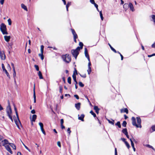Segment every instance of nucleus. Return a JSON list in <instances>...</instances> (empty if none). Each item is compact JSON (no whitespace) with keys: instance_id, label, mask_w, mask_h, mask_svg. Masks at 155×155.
Wrapping results in <instances>:
<instances>
[{"instance_id":"13d9d810","label":"nucleus","mask_w":155,"mask_h":155,"mask_svg":"<svg viewBox=\"0 0 155 155\" xmlns=\"http://www.w3.org/2000/svg\"><path fill=\"white\" fill-rule=\"evenodd\" d=\"M74 96L77 99H79V97H78V96L77 95V94H75L74 95Z\"/></svg>"},{"instance_id":"f704fd0d","label":"nucleus","mask_w":155,"mask_h":155,"mask_svg":"<svg viewBox=\"0 0 155 155\" xmlns=\"http://www.w3.org/2000/svg\"><path fill=\"white\" fill-rule=\"evenodd\" d=\"M91 67H88V69L87 70V71L88 72V74H90L91 72Z\"/></svg>"},{"instance_id":"a18cd8bd","label":"nucleus","mask_w":155,"mask_h":155,"mask_svg":"<svg viewBox=\"0 0 155 155\" xmlns=\"http://www.w3.org/2000/svg\"><path fill=\"white\" fill-rule=\"evenodd\" d=\"M22 143L23 145L24 146L25 148L27 149L30 152V149H29V148H28L27 147L26 145H25V144L22 142Z\"/></svg>"},{"instance_id":"6e6d98bb","label":"nucleus","mask_w":155,"mask_h":155,"mask_svg":"<svg viewBox=\"0 0 155 155\" xmlns=\"http://www.w3.org/2000/svg\"><path fill=\"white\" fill-rule=\"evenodd\" d=\"M11 65L12 67V68H13V71L15 70V67L14 66V64L13 63H11Z\"/></svg>"},{"instance_id":"2f4dec72","label":"nucleus","mask_w":155,"mask_h":155,"mask_svg":"<svg viewBox=\"0 0 155 155\" xmlns=\"http://www.w3.org/2000/svg\"><path fill=\"white\" fill-rule=\"evenodd\" d=\"M44 48V46L43 45H41V53H43Z\"/></svg>"},{"instance_id":"a878e982","label":"nucleus","mask_w":155,"mask_h":155,"mask_svg":"<svg viewBox=\"0 0 155 155\" xmlns=\"http://www.w3.org/2000/svg\"><path fill=\"white\" fill-rule=\"evenodd\" d=\"M72 77H73V78L74 81L76 82V84H77L78 83L76 81V76L75 75H74V74H73V75H72Z\"/></svg>"},{"instance_id":"473e14b6","label":"nucleus","mask_w":155,"mask_h":155,"mask_svg":"<svg viewBox=\"0 0 155 155\" xmlns=\"http://www.w3.org/2000/svg\"><path fill=\"white\" fill-rule=\"evenodd\" d=\"M100 16L101 19L102 20H103L104 18L103 16V15H102V14L101 11L100 12Z\"/></svg>"},{"instance_id":"5701e85b","label":"nucleus","mask_w":155,"mask_h":155,"mask_svg":"<svg viewBox=\"0 0 155 155\" xmlns=\"http://www.w3.org/2000/svg\"><path fill=\"white\" fill-rule=\"evenodd\" d=\"M9 145H10V146L14 149L16 150V147L15 146L13 143H9Z\"/></svg>"},{"instance_id":"f03ea898","label":"nucleus","mask_w":155,"mask_h":155,"mask_svg":"<svg viewBox=\"0 0 155 155\" xmlns=\"http://www.w3.org/2000/svg\"><path fill=\"white\" fill-rule=\"evenodd\" d=\"M80 50L79 47H78L75 49H73L71 51L72 54L75 59L77 58V57L79 54V51Z\"/></svg>"},{"instance_id":"6e6552de","label":"nucleus","mask_w":155,"mask_h":155,"mask_svg":"<svg viewBox=\"0 0 155 155\" xmlns=\"http://www.w3.org/2000/svg\"><path fill=\"white\" fill-rule=\"evenodd\" d=\"M2 69L3 71L4 72H5V73L6 74L7 76L9 78H10V76L9 75L8 73L7 72V71L5 69V66H4V64H2Z\"/></svg>"},{"instance_id":"412c9836","label":"nucleus","mask_w":155,"mask_h":155,"mask_svg":"<svg viewBox=\"0 0 155 155\" xmlns=\"http://www.w3.org/2000/svg\"><path fill=\"white\" fill-rule=\"evenodd\" d=\"M38 74L40 79H42L43 78L41 73L40 71H39Z\"/></svg>"},{"instance_id":"a211bd4d","label":"nucleus","mask_w":155,"mask_h":155,"mask_svg":"<svg viewBox=\"0 0 155 155\" xmlns=\"http://www.w3.org/2000/svg\"><path fill=\"white\" fill-rule=\"evenodd\" d=\"M33 97H34V101L35 103H36V96H35V85L34 86V94H33Z\"/></svg>"},{"instance_id":"b1692460","label":"nucleus","mask_w":155,"mask_h":155,"mask_svg":"<svg viewBox=\"0 0 155 155\" xmlns=\"http://www.w3.org/2000/svg\"><path fill=\"white\" fill-rule=\"evenodd\" d=\"M122 132L125 135L127 134L128 133L126 128L123 129L122 130Z\"/></svg>"},{"instance_id":"dca6fc26","label":"nucleus","mask_w":155,"mask_h":155,"mask_svg":"<svg viewBox=\"0 0 155 155\" xmlns=\"http://www.w3.org/2000/svg\"><path fill=\"white\" fill-rule=\"evenodd\" d=\"M81 103H78L75 104V107L78 110H79L80 108Z\"/></svg>"},{"instance_id":"1a4fd4ad","label":"nucleus","mask_w":155,"mask_h":155,"mask_svg":"<svg viewBox=\"0 0 155 155\" xmlns=\"http://www.w3.org/2000/svg\"><path fill=\"white\" fill-rule=\"evenodd\" d=\"M9 142L6 139L4 140H2L1 142V144H2V145L5 147V146H6L7 145V144H9Z\"/></svg>"},{"instance_id":"9b49d317","label":"nucleus","mask_w":155,"mask_h":155,"mask_svg":"<svg viewBox=\"0 0 155 155\" xmlns=\"http://www.w3.org/2000/svg\"><path fill=\"white\" fill-rule=\"evenodd\" d=\"M5 148L6 150L9 153H10L11 154H12L13 153V152L12 151L9 146L8 145H7L6 146H5Z\"/></svg>"},{"instance_id":"72a5a7b5","label":"nucleus","mask_w":155,"mask_h":155,"mask_svg":"<svg viewBox=\"0 0 155 155\" xmlns=\"http://www.w3.org/2000/svg\"><path fill=\"white\" fill-rule=\"evenodd\" d=\"M118 127L120 128H121V125L120 124V123L119 121H118L117 123L115 124Z\"/></svg>"},{"instance_id":"e433bc0d","label":"nucleus","mask_w":155,"mask_h":155,"mask_svg":"<svg viewBox=\"0 0 155 155\" xmlns=\"http://www.w3.org/2000/svg\"><path fill=\"white\" fill-rule=\"evenodd\" d=\"M90 113L92 114V115L94 117H96V115L95 114V113H94L92 110H91L90 111Z\"/></svg>"},{"instance_id":"c85d7f7f","label":"nucleus","mask_w":155,"mask_h":155,"mask_svg":"<svg viewBox=\"0 0 155 155\" xmlns=\"http://www.w3.org/2000/svg\"><path fill=\"white\" fill-rule=\"evenodd\" d=\"M14 110L15 111L16 116L17 117H18V112L17 111V109L16 108V107L15 105H14Z\"/></svg>"},{"instance_id":"ddd939ff","label":"nucleus","mask_w":155,"mask_h":155,"mask_svg":"<svg viewBox=\"0 0 155 155\" xmlns=\"http://www.w3.org/2000/svg\"><path fill=\"white\" fill-rule=\"evenodd\" d=\"M4 38L5 40L6 41L8 42L9 41L10 39L11 38V37L10 36L5 35L4 36Z\"/></svg>"},{"instance_id":"9d476101","label":"nucleus","mask_w":155,"mask_h":155,"mask_svg":"<svg viewBox=\"0 0 155 155\" xmlns=\"http://www.w3.org/2000/svg\"><path fill=\"white\" fill-rule=\"evenodd\" d=\"M84 54L85 57L87 58L88 61H90V58L86 48H85L84 49Z\"/></svg>"},{"instance_id":"603ef678","label":"nucleus","mask_w":155,"mask_h":155,"mask_svg":"<svg viewBox=\"0 0 155 155\" xmlns=\"http://www.w3.org/2000/svg\"><path fill=\"white\" fill-rule=\"evenodd\" d=\"M67 132L69 133V134H70L71 133V131L70 130V128H68L67 130Z\"/></svg>"},{"instance_id":"7ed1b4c3","label":"nucleus","mask_w":155,"mask_h":155,"mask_svg":"<svg viewBox=\"0 0 155 155\" xmlns=\"http://www.w3.org/2000/svg\"><path fill=\"white\" fill-rule=\"evenodd\" d=\"M0 29L3 35L8 34V33L6 31V26L4 23L1 24Z\"/></svg>"},{"instance_id":"a19ab883","label":"nucleus","mask_w":155,"mask_h":155,"mask_svg":"<svg viewBox=\"0 0 155 155\" xmlns=\"http://www.w3.org/2000/svg\"><path fill=\"white\" fill-rule=\"evenodd\" d=\"M108 121L109 123L111 124L112 125H114V120H108Z\"/></svg>"},{"instance_id":"cd10ccee","label":"nucleus","mask_w":155,"mask_h":155,"mask_svg":"<svg viewBox=\"0 0 155 155\" xmlns=\"http://www.w3.org/2000/svg\"><path fill=\"white\" fill-rule=\"evenodd\" d=\"M128 7H129V5L127 4H125L123 5V7L126 9V10L127 9Z\"/></svg>"},{"instance_id":"338daca9","label":"nucleus","mask_w":155,"mask_h":155,"mask_svg":"<svg viewBox=\"0 0 155 155\" xmlns=\"http://www.w3.org/2000/svg\"><path fill=\"white\" fill-rule=\"evenodd\" d=\"M8 117H9V118L11 119V120L12 121V122H13V119H12V115L9 116H8Z\"/></svg>"},{"instance_id":"8fccbe9b","label":"nucleus","mask_w":155,"mask_h":155,"mask_svg":"<svg viewBox=\"0 0 155 155\" xmlns=\"http://www.w3.org/2000/svg\"><path fill=\"white\" fill-rule=\"evenodd\" d=\"M39 125L40 127V128H43V125L42 123L41 122H39Z\"/></svg>"},{"instance_id":"f3484780","label":"nucleus","mask_w":155,"mask_h":155,"mask_svg":"<svg viewBox=\"0 0 155 155\" xmlns=\"http://www.w3.org/2000/svg\"><path fill=\"white\" fill-rule=\"evenodd\" d=\"M37 118V115L35 114L33 115L32 118L31 119V121H35Z\"/></svg>"},{"instance_id":"c756f323","label":"nucleus","mask_w":155,"mask_h":155,"mask_svg":"<svg viewBox=\"0 0 155 155\" xmlns=\"http://www.w3.org/2000/svg\"><path fill=\"white\" fill-rule=\"evenodd\" d=\"M13 77L14 78V81L15 82H16V81L15 79V77L16 76V71L15 70L13 71Z\"/></svg>"},{"instance_id":"c9c22d12","label":"nucleus","mask_w":155,"mask_h":155,"mask_svg":"<svg viewBox=\"0 0 155 155\" xmlns=\"http://www.w3.org/2000/svg\"><path fill=\"white\" fill-rule=\"evenodd\" d=\"M130 140L131 142V145L132 147H134V143H133L132 140L131 138H130Z\"/></svg>"},{"instance_id":"774afa93","label":"nucleus","mask_w":155,"mask_h":155,"mask_svg":"<svg viewBox=\"0 0 155 155\" xmlns=\"http://www.w3.org/2000/svg\"><path fill=\"white\" fill-rule=\"evenodd\" d=\"M90 2L92 4H94L95 3L94 0H90Z\"/></svg>"},{"instance_id":"4c0bfd02","label":"nucleus","mask_w":155,"mask_h":155,"mask_svg":"<svg viewBox=\"0 0 155 155\" xmlns=\"http://www.w3.org/2000/svg\"><path fill=\"white\" fill-rule=\"evenodd\" d=\"M71 78L70 77H69L68 78V82L69 84H71Z\"/></svg>"},{"instance_id":"0e129e2a","label":"nucleus","mask_w":155,"mask_h":155,"mask_svg":"<svg viewBox=\"0 0 155 155\" xmlns=\"http://www.w3.org/2000/svg\"><path fill=\"white\" fill-rule=\"evenodd\" d=\"M64 123V120L63 119H61V124H63Z\"/></svg>"},{"instance_id":"20e7f679","label":"nucleus","mask_w":155,"mask_h":155,"mask_svg":"<svg viewBox=\"0 0 155 155\" xmlns=\"http://www.w3.org/2000/svg\"><path fill=\"white\" fill-rule=\"evenodd\" d=\"M14 119L15 124H16L18 128L19 129H20V125L21 127L22 125L19 120L18 116V117H17V118H16V117H14Z\"/></svg>"},{"instance_id":"423d86ee","label":"nucleus","mask_w":155,"mask_h":155,"mask_svg":"<svg viewBox=\"0 0 155 155\" xmlns=\"http://www.w3.org/2000/svg\"><path fill=\"white\" fill-rule=\"evenodd\" d=\"M132 124L133 125L137 127H141V126L140 125V126H138V125H137V124L136 123V119L134 117H132Z\"/></svg>"},{"instance_id":"09e8293b","label":"nucleus","mask_w":155,"mask_h":155,"mask_svg":"<svg viewBox=\"0 0 155 155\" xmlns=\"http://www.w3.org/2000/svg\"><path fill=\"white\" fill-rule=\"evenodd\" d=\"M79 85L81 87H83L84 86V84L81 82H79Z\"/></svg>"},{"instance_id":"6ab92c4d","label":"nucleus","mask_w":155,"mask_h":155,"mask_svg":"<svg viewBox=\"0 0 155 155\" xmlns=\"http://www.w3.org/2000/svg\"><path fill=\"white\" fill-rule=\"evenodd\" d=\"M94 109L95 110L97 114H98L99 113V109L98 108L97 106H94Z\"/></svg>"},{"instance_id":"680f3d73","label":"nucleus","mask_w":155,"mask_h":155,"mask_svg":"<svg viewBox=\"0 0 155 155\" xmlns=\"http://www.w3.org/2000/svg\"><path fill=\"white\" fill-rule=\"evenodd\" d=\"M151 128L153 130V131H155V126H153Z\"/></svg>"},{"instance_id":"bb28decb","label":"nucleus","mask_w":155,"mask_h":155,"mask_svg":"<svg viewBox=\"0 0 155 155\" xmlns=\"http://www.w3.org/2000/svg\"><path fill=\"white\" fill-rule=\"evenodd\" d=\"M79 45L80 46L79 47L80 50L82 49L83 48V43L81 42H80L79 43Z\"/></svg>"},{"instance_id":"79ce46f5","label":"nucleus","mask_w":155,"mask_h":155,"mask_svg":"<svg viewBox=\"0 0 155 155\" xmlns=\"http://www.w3.org/2000/svg\"><path fill=\"white\" fill-rule=\"evenodd\" d=\"M8 22L9 25H11L12 21L10 18H9L8 20Z\"/></svg>"},{"instance_id":"ea45409f","label":"nucleus","mask_w":155,"mask_h":155,"mask_svg":"<svg viewBox=\"0 0 155 155\" xmlns=\"http://www.w3.org/2000/svg\"><path fill=\"white\" fill-rule=\"evenodd\" d=\"M127 122L125 121H124L123 122L122 124V125L124 127H126V126Z\"/></svg>"},{"instance_id":"4d7b16f0","label":"nucleus","mask_w":155,"mask_h":155,"mask_svg":"<svg viewBox=\"0 0 155 155\" xmlns=\"http://www.w3.org/2000/svg\"><path fill=\"white\" fill-rule=\"evenodd\" d=\"M57 145L59 147H61V143L60 141H58L57 142Z\"/></svg>"},{"instance_id":"39448f33","label":"nucleus","mask_w":155,"mask_h":155,"mask_svg":"<svg viewBox=\"0 0 155 155\" xmlns=\"http://www.w3.org/2000/svg\"><path fill=\"white\" fill-rule=\"evenodd\" d=\"M6 112L8 117L12 115V111L9 103H8V105L7 107Z\"/></svg>"},{"instance_id":"393cba45","label":"nucleus","mask_w":155,"mask_h":155,"mask_svg":"<svg viewBox=\"0 0 155 155\" xmlns=\"http://www.w3.org/2000/svg\"><path fill=\"white\" fill-rule=\"evenodd\" d=\"M38 55L41 58L42 60H43L44 58V57L43 55V53H41V54H39Z\"/></svg>"},{"instance_id":"49530a36","label":"nucleus","mask_w":155,"mask_h":155,"mask_svg":"<svg viewBox=\"0 0 155 155\" xmlns=\"http://www.w3.org/2000/svg\"><path fill=\"white\" fill-rule=\"evenodd\" d=\"M34 66H35V68L36 70L37 71H38L39 70V67H38V66L37 65H35Z\"/></svg>"},{"instance_id":"f8f14e48","label":"nucleus","mask_w":155,"mask_h":155,"mask_svg":"<svg viewBox=\"0 0 155 155\" xmlns=\"http://www.w3.org/2000/svg\"><path fill=\"white\" fill-rule=\"evenodd\" d=\"M84 115L83 114L81 115L80 116L79 115H78V119L79 120H81L82 121H84Z\"/></svg>"},{"instance_id":"bf43d9fd","label":"nucleus","mask_w":155,"mask_h":155,"mask_svg":"<svg viewBox=\"0 0 155 155\" xmlns=\"http://www.w3.org/2000/svg\"><path fill=\"white\" fill-rule=\"evenodd\" d=\"M5 0H1L0 1V3L1 5H3L4 4V2Z\"/></svg>"},{"instance_id":"0eeeda50","label":"nucleus","mask_w":155,"mask_h":155,"mask_svg":"<svg viewBox=\"0 0 155 155\" xmlns=\"http://www.w3.org/2000/svg\"><path fill=\"white\" fill-rule=\"evenodd\" d=\"M0 56L2 60H4L6 58V56L5 54L4 51H0Z\"/></svg>"},{"instance_id":"37998d69","label":"nucleus","mask_w":155,"mask_h":155,"mask_svg":"<svg viewBox=\"0 0 155 155\" xmlns=\"http://www.w3.org/2000/svg\"><path fill=\"white\" fill-rule=\"evenodd\" d=\"M8 47L9 48V49L12 48V44L11 43H8Z\"/></svg>"},{"instance_id":"58836bf2","label":"nucleus","mask_w":155,"mask_h":155,"mask_svg":"<svg viewBox=\"0 0 155 155\" xmlns=\"http://www.w3.org/2000/svg\"><path fill=\"white\" fill-rule=\"evenodd\" d=\"M109 45L110 47V48L113 51H114L115 53H117L116 51L114 48L110 44H109Z\"/></svg>"},{"instance_id":"4be33fe9","label":"nucleus","mask_w":155,"mask_h":155,"mask_svg":"<svg viewBox=\"0 0 155 155\" xmlns=\"http://www.w3.org/2000/svg\"><path fill=\"white\" fill-rule=\"evenodd\" d=\"M121 113L124 112H126L127 114L128 113V110L126 108L124 109V110H121Z\"/></svg>"},{"instance_id":"de8ad7c7","label":"nucleus","mask_w":155,"mask_h":155,"mask_svg":"<svg viewBox=\"0 0 155 155\" xmlns=\"http://www.w3.org/2000/svg\"><path fill=\"white\" fill-rule=\"evenodd\" d=\"M73 74H74V75H76L78 74L77 71L75 68H74V71Z\"/></svg>"},{"instance_id":"aec40b11","label":"nucleus","mask_w":155,"mask_h":155,"mask_svg":"<svg viewBox=\"0 0 155 155\" xmlns=\"http://www.w3.org/2000/svg\"><path fill=\"white\" fill-rule=\"evenodd\" d=\"M21 8L26 11H27V8L26 6L24 4H22L21 5Z\"/></svg>"},{"instance_id":"f257e3e1","label":"nucleus","mask_w":155,"mask_h":155,"mask_svg":"<svg viewBox=\"0 0 155 155\" xmlns=\"http://www.w3.org/2000/svg\"><path fill=\"white\" fill-rule=\"evenodd\" d=\"M62 58L63 60L66 63H69L71 61V57L69 54H66L62 55Z\"/></svg>"},{"instance_id":"052dcab7","label":"nucleus","mask_w":155,"mask_h":155,"mask_svg":"<svg viewBox=\"0 0 155 155\" xmlns=\"http://www.w3.org/2000/svg\"><path fill=\"white\" fill-rule=\"evenodd\" d=\"M71 31H72V33L73 35L76 34L75 32V31L74 30V29H71Z\"/></svg>"},{"instance_id":"c03bdc74","label":"nucleus","mask_w":155,"mask_h":155,"mask_svg":"<svg viewBox=\"0 0 155 155\" xmlns=\"http://www.w3.org/2000/svg\"><path fill=\"white\" fill-rule=\"evenodd\" d=\"M41 130L42 131V133L45 135L46 134V133H45V131L44 130V128L43 127V128H41Z\"/></svg>"},{"instance_id":"3c124183","label":"nucleus","mask_w":155,"mask_h":155,"mask_svg":"<svg viewBox=\"0 0 155 155\" xmlns=\"http://www.w3.org/2000/svg\"><path fill=\"white\" fill-rule=\"evenodd\" d=\"M152 18L153 19V22L155 23V15H153L152 16Z\"/></svg>"},{"instance_id":"e2e57ef3","label":"nucleus","mask_w":155,"mask_h":155,"mask_svg":"<svg viewBox=\"0 0 155 155\" xmlns=\"http://www.w3.org/2000/svg\"><path fill=\"white\" fill-rule=\"evenodd\" d=\"M146 146H147V147H149V148H152L153 149V150H154V149L153 148V147H152V146H150V145H148V144L147 145H146Z\"/></svg>"},{"instance_id":"7c9ffc66","label":"nucleus","mask_w":155,"mask_h":155,"mask_svg":"<svg viewBox=\"0 0 155 155\" xmlns=\"http://www.w3.org/2000/svg\"><path fill=\"white\" fill-rule=\"evenodd\" d=\"M125 143L127 148L129 149L130 148V146L128 143L127 141H125Z\"/></svg>"},{"instance_id":"4468645a","label":"nucleus","mask_w":155,"mask_h":155,"mask_svg":"<svg viewBox=\"0 0 155 155\" xmlns=\"http://www.w3.org/2000/svg\"><path fill=\"white\" fill-rule=\"evenodd\" d=\"M129 7L130 10L132 12L134 11V9L133 4L131 3H130L129 4Z\"/></svg>"},{"instance_id":"69168bd1","label":"nucleus","mask_w":155,"mask_h":155,"mask_svg":"<svg viewBox=\"0 0 155 155\" xmlns=\"http://www.w3.org/2000/svg\"><path fill=\"white\" fill-rule=\"evenodd\" d=\"M59 89H60V90H59L60 92L61 93L62 92V87H60Z\"/></svg>"},{"instance_id":"864d4df0","label":"nucleus","mask_w":155,"mask_h":155,"mask_svg":"<svg viewBox=\"0 0 155 155\" xmlns=\"http://www.w3.org/2000/svg\"><path fill=\"white\" fill-rule=\"evenodd\" d=\"M71 3L70 2H68L66 5V7H68L69 6L71 5Z\"/></svg>"},{"instance_id":"2eb2a0df","label":"nucleus","mask_w":155,"mask_h":155,"mask_svg":"<svg viewBox=\"0 0 155 155\" xmlns=\"http://www.w3.org/2000/svg\"><path fill=\"white\" fill-rule=\"evenodd\" d=\"M137 125H138V126H140L141 125V120L140 118L139 117H137Z\"/></svg>"},{"instance_id":"5fc2aeb1","label":"nucleus","mask_w":155,"mask_h":155,"mask_svg":"<svg viewBox=\"0 0 155 155\" xmlns=\"http://www.w3.org/2000/svg\"><path fill=\"white\" fill-rule=\"evenodd\" d=\"M4 113L3 112H2L1 114H0V117H1L2 115H3L2 116V118L4 120L5 119V117L4 116Z\"/></svg>"}]
</instances>
